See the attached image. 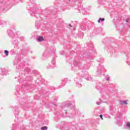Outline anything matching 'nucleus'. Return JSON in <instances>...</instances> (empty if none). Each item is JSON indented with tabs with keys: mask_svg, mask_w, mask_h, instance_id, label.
<instances>
[{
	"mask_svg": "<svg viewBox=\"0 0 130 130\" xmlns=\"http://www.w3.org/2000/svg\"><path fill=\"white\" fill-rule=\"evenodd\" d=\"M72 108V103L71 102H67L62 104L61 106L62 110H64L66 113H67V110L68 108Z\"/></svg>",
	"mask_w": 130,
	"mask_h": 130,
	"instance_id": "obj_1",
	"label": "nucleus"
},
{
	"mask_svg": "<svg viewBox=\"0 0 130 130\" xmlns=\"http://www.w3.org/2000/svg\"><path fill=\"white\" fill-rule=\"evenodd\" d=\"M32 10L30 12V14L31 16H34V15H37L39 13V9L37 7V5L34 4V7H32Z\"/></svg>",
	"mask_w": 130,
	"mask_h": 130,
	"instance_id": "obj_2",
	"label": "nucleus"
},
{
	"mask_svg": "<svg viewBox=\"0 0 130 130\" xmlns=\"http://www.w3.org/2000/svg\"><path fill=\"white\" fill-rule=\"evenodd\" d=\"M104 72V66L102 64L99 65L98 67L97 71H96V75L97 76H101L102 75V73Z\"/></svg>",
	"mask_w": 130,
	"mask_h": 130,
	"instance_id": "obj_3",
	"label": "nucleus"
},
{
	"mask_svg": "<svg viewBox=\"0 0 130 130\" xmlns=\"http://www.w3.org/2000/svg\"><path fill=\"white\" fill-rule=\"evenodd\" d=\"M96 88L97 90L100 91V93H102V92H105V90H106V89H105L104 87H103V84L100 83L97 84Z\"/></svg>",
	"mask_w": 130,
	"mask_h": 130,
	"instance_id": "obj_4",
	"label": "nucleus"
},
{
	"mask_svg": "<svg viewBox=\"0 0 130 130\" xmlns=\"http://www.w3.org/2000/svg\"><path fill=\"white\" fill-rule=\"evenodd\" d=\"M67 83H68V79L64 78L62 79L61 84L58 87H57V89H60L63 88L66 85Z\"/></svg>",
	"mask_w": 130,
	"mask_h": 130,
	"instance_id": "obj_5",
	"label": "nucleus"
},
{
	"mask_svg": "<svg viewBox=\"0 0 130 130\" xmlns=\"http://www.w3.org/2000/svg\"><path fill=\"white\" fill-rule=\"evenodd\" d=\"M49 69H54L55 68V58H53L51 63H49Z\"/></svg>",
	"mask_w": 130,
	"mask_h": 130,
	"instance_id": "obj_6",
	"label": "nucleus"
},
{
	"mask_svg": "<svg viewBox=\"0 0 130 130\" xmlns=\"http://www.w3.org/2000/svg\"><path fill=\"white\" fill-rule=\"evenodd\" d=\"M7 33L10 38H14V32H13V31H12L11 29H8L7 30Z\"/></svg>",
	"mask_w": 130,
	"mask_h": 130,
	"instance_id": "obj_7",
	"label": "nucleus"
},
{
	"mask_svg": "<svg viewBox=\"0 0 130 130\" xmlns=\"http://www.w3.org/2000/svg\"><path fill=\"white\" fill-rule=\"evenodd\" d=\"M1 71L3 75H4V76L7 75L8 74V70H6V68H1Z\"/></svg>",
	"mask_w": 130,
	"mask_h": 130,
	"instance_id": "obj_8",
	"label": "nucleus"
},
{
	"mask_svg": "<svg viewBox=\"0 0 130 130\" xmlns=\"http://www.w3.org/2000/svg\"><path fill=\"white\" fill-rule=\"evenodd\" d=\"M37 40L39 42H42L44 40V38L42 36H39L37 37Z\"/></svg>",
	"mask_w": 130,
	"mask_h": 130,
	"instance_id": "obj_9",
	"label": "nucleus"
},
{
	"mask_svg": "<svg viewBox=\"0 0 130 130\" xmlns=\"http://www.w3.org/2000/svg\"><path fill=\"white\" fill-rule=\"evenodd\" d=\"M82 77H83V78H85L87 81H91V80H92V77L90 76H88L87 77H86L85 76H82Z\"/></svg>",
	"mask_w": 130,
	"mask_h": 130,
	"instance_id": "obj_10",
	"label": "nucleus"
},
{
	"mask_svg": "<svg viewBox=\"0 0 130 130\" xmlns=\"http://www.w3.org/2000/svg\"><path fill=\"white\" fill-rule=\"evenodd\" d=\"M120 102L121 105H127V102L126 101H122Z\"/></svg>",
	"mask_w": 130,
	"mask_h": 130,
	"instance_id": "obj_11",
	"label": "nucleus"
},
{
	"mask_svg": "<svg viewBox=\"0 0 130 130\" xmlns=\"http://www.w3.org/2000/svg\"><path fill=\"white\" fill-rule=\"evenodd\" d=\"M81 30H82V31H85V30H86V26L85 25V24L81 25Z\"/></svg>",
	"mask_w": 130,
	"mask_h": 130,
	"instance_id": "obj_12",
	"label": "nucleus"
},
{
	"mask_svg": "<svg viewBox=\"0 0 130 130\" xmlns=\"http://www.w3.org/2000/svg\"><path fill=\"white\" fill-rule=\"evenodd\" d=\"M105 18H102L100 17L99 19L98 20V23H100L101 22H103L105 21Z\"/></svg>",
	"mask_w": 130,
	"mask_h": 130,
	"instance_id": "obj_13",
	"label": "nucleus"
},
{
	"mask_svg": "<svg viewBox=\"0 0 130 130\" xmlns=\"http://www.w3.org/2000/svg\"><path fill=\"white\" fill-rule=\"evenodd\" d=\"M105 79L106 80V81H109V80H110V77H109L108 75H107L105 76Z\"/></svg>",
	"mask_w": 130,
	"mask_h": 130,
	"instance_id": "obj_14",
	"label": "nucleus"
},
{
	"mask_svg": "<svg viewBox=\"0 0 130 130\" xmlns=\"http://www.w3.org/2000/svg\"><path fill=\"white\" fill-rule=\"evenodd\" d=\"M78 10H79V11H82V12H83V11H85L84 9H83V6H80V7L78 8Z\"/></svg>",
	"mask_w": 130,
	"mask_h": 130,
	"instance_id": "obj_15",
	"label": "nucleus"
},
{
	"mask_svg": "<svg viewBox=\"0 0 130 130\" xmlns=\"http://www.w3.org/2000/svg\"><path fill=\"white\" fill-rule=\"evenodd\" d=\"M4 53L5 54L6 56H8V55H9V51L5 50L4 51Z\"/></svg>",
	"mask_w": 130,
	"mask_h": 130,
	"instance_id": "obj_16",
	"label": "nucleus"
},
{
	"mask_svg": "<svg viewBox=\"0 0 130 130\" xmlns=\"http://www.w3.org/2000/svg\"><path fill=\"white\" fill-rule=\"evenodd\" d=\"M73 64L75 66V67H77V66H78V64H79V62H78L77 61H75L73 62Z\"/></svg>",
	"mask_w": 130,
	"mask_h": 130,
	"instance_id": "obj_17",
	"label": "nucleus"
},
{
	"mask_svg": "<svg viewBox=\"0 0 130 130\" xmlns=\"http://www.w3.org/2000/svg\"><path fill=\"white\" fill-rule=\"evenodd\" d=\"M48 128L47 126H43L41 127L42 130H47Z\"/></svg>",
	"mask_w": 130,
	"mask_h": 130,
	"instance_id": "obj_18",
	"label": "nucleus"
},
{
	"mask_svg": "<svg viewBox=\"0 0 130 130\" xmlns=\"http://www.w3.org/2000/svg\"><path fill=\"white\" fill-rule=\"evenodd\" d=\"M43 59H46V55H45V53H44L43 54V57H42Z\"/></svg>",
	"mask_w": 130,
	"mask_h": 130,
	"instance_id": "obj_19",
	"label": "nucleus"
},
{
	"mask_svg": "<svg viewBox=\"0 0 130 130\" xmlns=\"http://www.w3.org/2000/svg\"><path fill=\"white\" fill-rule=\"evenodd\" d=\"M99 31V29H94L93 30L94 33H95V34H98V31Z\"/></svg>",
	"mask_w": 130,
	"mask_h": 130,
	"instance_id": "obj_20",
	"label": "nucleus"
},
{
	"mask_svg": "<svg viewBox=\"0 0 130 130\" xmlns=\"http://www.w3.org/2000/svg\"><path fill=\"white\" fill-rule=\"evenodd\" d=\"M126 125L127 127H130V122H128L126 123Z\"/></svg>",
	"mask_w": 130,
	"mask_h": 130,
	"instance_id": "obj_21",
	"label": "nucleus"
},
{
	"mask_svg": "<svg viewBox=\"0 0 130 130\" xmlns=\"http://www.w3.org/2000/svg\"><path fill=\"white\" fill-rule=\"evenodd\" d=\"M76 86H77V87H82V85H81L80 84L78 83H76Z\"/></svg>",
	"mask_w": 130,
	"mask_h": 130,
	"instance_id": "obj_22",
	"label": "nucleus"
},
{
	"mask_svg": "<svg viewBox=\"0 0 130 130\" xmlns=\"http://www.w3.org/2000/svg\"><path fill=\"white\" fill-rule=\"evenodd\" d=\"M101 58V59L99 60V61L100 62H102V61H103V60H104V59L103 58Z\"/></svg>",
	"mask_w": 130,
	"mask_h": 130,
	"instance_id": "obj_23",
	"label": "nucleus"
},
{
	"mask_svg": "<svg viewBox=\"0 0 130 130\" xmlns=\"http://www.w3.org/2000/svg\"><path fill=\"white\" fill-rule=\"evenodd\" d=\"M100 117L101 118V119L103 120V116L102 114L100 115Z\"/></svg>",
	"mask_w": 130,
	"mask_h": 130,
	"instance_id": "obj_24",
	"label": "nucleus"
},
{
	"mask_svg": "<svg viewBox=\"0 0 130 130\" xmlns=\"http://www.w3.org/2000/svg\"><path fill=\"white\" fill-rule=\"evenodd\" d=\"M24 128H25V127H24L23 126H21L20 127V130H24Z\"/></svg>",
	"mask_w": 130,
	"mask_h": 130,
	"instance_id": "obj_25",
	"label": "nucleus"
},
{
	"mask_svg": "<svg viewBox=\"0 0 130 130\" xmlns=\"http://www.w3.org/2000/svg\"><path fill=\"white\" fill-rule=\"evenodd\" d=\"M101 102H96V104H97V105H100V104H101Z\"/></svg>",
	"mask_w": 130,
	"mask_h": 130,
	"instance_id": "obj_26",
	"label": "nucleus"
},
{
	"mask_svg": "<svg viewBox=\"0 0 130 130\" xmlns=\"http://www.w3.org/2000/svg\"><path fill=\"white\" fill-rule=\"evenodd\" d=\"M102 1H106V0H98V3H99V4H100Z\"/></svg>",
	"mask_w": 130,
	"mask_h": 130,
	"instance_id": "obj_27",
	"label": "nucleus"
},
{
	"mask_svg": "<svg viewBox=\"0 0 130 130\" xmlns=\"http://www.w3.org/2000/svg\"><path fill=\"white\" fill-rule=\"evenodd\" d=\"M125 22H126V23H128V18L125 19Z\"/></svg>",
	"mask_w": 130,
	"mask_h": 130,
	"instance_id": "obj_28",
	"label": "nucleus"
},
{
	"mask_svg": "<svg viewBox=\"0 0 130 130\" xmlns=\"http://www.w3.org/2000/svg\"><path fill=\"white\" fill-rule=\"evenodd\" d=\"M75 69H77V67H74V68H72V70H73V71H74Z\"/></svg>",
	"mask_w": 130,
	"mask_h": 130,
	"instance_id": "obj_29",
	"label": "nucleus"
},
{
	"mask_svg": "<svg viewBox=\"0 0 130 130\" xmlns=\"http://www.w3.org/2000/svg\"><path fill=\"white\" fill-rule=\"evenodd\" d=\"M52 90H55V88H54V87H52Z\"/></svg>",
	"mask_w": 130,
	"mask_h": 130,
	"instance_id": "obj_30",
	"label": "nucleus"
},
{
	"mask_svg": "<svg viewBox=\"0 0 130 130\" xmlns=\"http://www.w3.org/2000/svg\"><path fill=\"white\" fill-rule=\"evenodd\" d=\"M69 25L70 26V27H72V25H71V24H69Z\"/></svg>",
	"mask_w": 130,
	"mask_h": 130,
	"instance_id": "obj_31",
	"label": "nucleus"
},
{
	"mask_svg": "<svg viewBox=\"0 0 130 130\" xmlns=\"http://www.w3.org/2000/svg\"><path fill=\"white\" fill-rule=\"evenodd\" d=\"M89 47H92V45H91L90 46H88Z\"/></svg>",
	"mask_w": 130,
	"mask_h": 130,
	"instance_id": "obj_32",
	"label": "nucleus"
},
{
	"mask_svg": "<svg viewBox=\"0 0 130 130\" xmlns=\"http://www.w3.org/2000/svg\"><path fill=\"white\" fill-rule=\"evenodd\" d=\"M75 82H77V80L75 79Z\"/></svg>",
	"mask_w": 130,
	"mask_h": 130,
	"instance_id": "obj_33",
	"label": "nucleus"
},
{
	"mask_svg": "<svg viewBox=\"0 0 130 130\" xmlns=\"http://www.w3.org/2000/svg\"><path fill=\"white\" fill-rule=\"evenodd\" d=\"M92 50H94V48H92Z\"/></svg>",
	"mask_w": 130,
	"mask_h": 130,
	"instance_id": "obj_34",
	"label": "nucleus"
},
{
	"mask_svg": "<svg viewBox=\"0 0 130 130\" xmlns=\"http://www.w3.org/2000/svg\"><path fill=\"white\" fill-rule=\"evenodd\" d=\"M3 11H5V9H3Z\"/></svg>",
	"mask_w": 130,
	"mask_h": 130,
	"instance_id": "obj_35",
	"label": "nucleus"
}]
</instances>
